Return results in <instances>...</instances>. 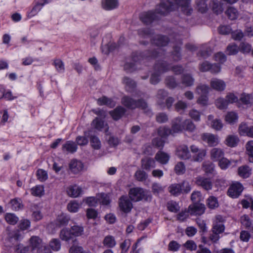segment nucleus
<instances>
[{"mask_svg":"<svg viewBox=\"0 0 253 253\" xmlns=\"http://www.w3.org/2000/svg\"><path fill=\"white\" fill-rule=\"evenodd\" d=\"M78 147L75 142L72 141H68L62 146V150L68 153H73L76 152Z\"/></svg>","mask_w":253,"mask_h":253,"instance_id":"obj_28","label":"nucleus"},{"mask_svg":"<svg viewBox=\"0 0 253 253\" xmlns=\"http://www.w3.org/2000/svg\"><path fill=\"white\" fill-rule=\"evenodd\" d=\"M68 194L73 197L79 196L82 193V188L76 185L69 187L67 190Z\"/></svg>","mask_w":253,"mask_h":253,"instance_id":"obj_27","label":"nucleus"},{"mask_svg":"<svg viewBox=\"0 0 253 253\" xmlns=\"http://www.w3.org/2000/svg\"><path fill=\"white\" fill-rule=\"evenodd\" d=\"M159 8V5L157 7L155 11H149L147 12H143L140 14L139 18L140 20L144 24L148 25L151 24L154 20L159 18L157 14H160L161 15H166L168 12H166L165 14H162L159 12L157 9Z\"/></svg>","mask_w":253,"mask_h":253,"instance_id":"obj_5","label":"nucleus"},{"mask_svg":"<svg viewBox=\"0 0 253 253\" xmlns=\"http://www.w3.org/2000/svg\"><path fill=\"white\" fill-rule=\"evenodd\" d=\"M202 139L210 146L218 144V139L216 135L209 133H205L201 135Z\"/></svg>","mask_w":253,"mask_h":253,"instance_id":"obj_15","label":"nucleus"},{"mask_svg":"<svg viewBox=\"0 0 253 253\" xmlns=\"http://www.w3.org/2000/svg\"><path fill=\"white\" fill-rule=\"evenodd\" d=\"M122 81L123 84L125 85L126 90L128 92H132L136 87L135 82L128 77H125Z\"/></svg>","mask_w":253,"mask_h":253,"instance_id":"obj_33","label":"nucleus"},{"mask_svg":"<svg viewBox=\"0 0 253 253\" xmlns=\"http://www.w3.org/2000/svg\"><path fill=\"white\" fill-rule=\"evenodd\" d=\"M225 229L223 224L220 222L213 224L212 228V234L209 236L210 240L213 243H216L220 238L219 234L222 233Z\"/></svg>","mask_w":253,"mask_h":253,"instance_id":"obj_6","label":"nucleus"},{"mask_svg":"<svg viewBox=\"0 0 253 253\" xmlns=\"http://www.w3.org/2000/svg\"><path fill=\"white\" fill-rule=\"evenodd\" d=\"M166 84L167 86L170 88H174L178 85L175 79L173 76H168L166 79Z\"/></svg>","mask_w":253,"mask_h":253,"instance_id":"obj_57","label":"nucleus"},{"mask_svg":"<svg viewBox=\"0 0 253 253\" xmlns=\"http://www.w3.org/2000/svg\"><path fill=\"white\" fill-rule=\"evenodd\" d=\"M102 244L103 246L107 248V249H110L114 248L116 246L117 242L114 236L107 235L104 237Z\"/></svg>","mask_w":253,"mask_h":253,"instance_id":"obj_20","label":"nucleus"},{"mask_svg":"<svg viewBox=\"0 0 253 253\" xmlns=\"http://www.w3.org/2000/svg\"><path fill=\"white\" fill-rule=\"evenodd\" d=\"M237 161L235 160H229L224 157L218 160V166L222 169H227L233 163L234 166L236 164Z\"/></svg>","mask_w":253,"mask_h":253,"instance_id":"obj_32","label":"nucleus"},{"mask_svg":"<svg viewBox=\"0 0 253 253\" xmlns=\"http://www.w3.org/2000/svg\"><path fill=\"white\" fill-rule=\"evenodd\" d=\"M187 103L182 100L178 101L174 105L175 110L180 113L183 112L187 108Z\"/></svg>","mask_w":253,"mask_h":253,"instance_id":"obj_50","label":"nucleus"},{"mask_svg":"<svg viewBox=\"0 0 253 253\" xmlns=\"http://www.w3.org/2000/svg\"><path fill=\"white\" fill-rule=\"evenodd\" d=\"M171 125V129L174 135L180 133L185 129L184 121H182V118L181 117H177L172 120Z\"/></svg>","mask_w":253,"mask_h":253,"instance_id":"obj_9","label":"nucleus"},{"mask_svg":"<svg viewBox=\"0 0 253 253\" xmlns=\"http://www.w3.org/2000/svg\"><path fill=\"white\" fill-rule=\"evenodd\" d=\"M205 205L202 203H194L188 207V211L193 215H201L205 212Z\"/></svg>","mask_w":253,"mask_h":253,"instance_id":"obj_14","label":"nucleus"},{"mask_svg":"<svg viewBox=\"0 0 253 253\" xmlns=\"http://www.w3.org/2000/svg\"><path fill=\"white\" fill-rule=\"evenodd\" d=\"M210 87L205 84H201L196 87V92L200 95H207L209 93Z\"/></svg>","mask_w":253,"mask_h":253,"instance_id":"obj_56","label":"nucleus"},{"mask_svg":"<svg viewBox=\"0 0 253 253\" xmlns=\"http://www.w3.org/2000/svg\"><path fill=\"white\" fill-rule=\"evenodd\" d=\"M158 133L162 137H166L169 135H174L171 129L166 126L160 127L158 129Z\"/></svg>","mask_w":253,"mask_h":253,"instance_id":"obj_45","label":"nucleus"},{"mask_svg":"<svg viewBox=\"0 0 253 253\" xmlns=\"http://www.w3.org/2000/svg\"><path fill=\"white\" fill-rule=\"evenodd\" d=\"M122 103L129 109H135L136 108L145 110L147 108V104L144 99L135 100L128 96H125L122 99Z\"/></svg>","mask_w":253,"mask_h":253,"instance_id":"obj_4","label":"nucleus"},{"mask_svg":"<svg viewBox=\"0 0 253 253\" xmlns=\"http://www.w3.org/2000/svg\"><path fill=\"white\" fill-rule=\"evenodd\" d=\"M170 69L169 66L163 60L158 61L154 66L155 72L153 73L150 78V83L156 84L160 82V76L162 73L167 72Z\"/></svg>","mask_w":253,"mask_h":253,"instance_id":"obj_3","label":"nucleus"},{"mask_svg":"<svg viewBox=\"0 0 253 253\" xmlns=\"http://www.w3.org/2000/svg\"><path fill=\"white\" fill-rule=\"evenodd\" d=\"M90 142L91 147L96 150L100 149L101 144L99 139L95 135H91Z\"/></svg>","mask_w":253,"mask_h":253,"instance_id":"obj_49","label":"nucleus"},{"mask_svg":"<svg viewBox=\"0 0 253 253\" xmlns=\"http://www.w3.org/2000/svg\"><path fill=\"white\" fill-rule=\"evenodd\" d=\"M92 125L97 129L99 130H101L103 128L107 126V124H105L104 121L102 119L96 118L93 120L92 123Z\"/></svg>","mask_w":253,"mask_h":253,"instance_id":"obj_43","label":"nucleus"},{"mask_svg":"<svg viewBox=\"0 0 253 253\" xmlns=\"http://www.w3.org/2000/svg\"><path fill=\"white\" fill-rule=\"evenodd\" d=\"M225 13L228 18L232 20L237 19L238 16L237 10L233 7H228Z\"/></svg>","mask_w":253,"mask_h":253,"instance_id":"obj_48","label":"nucleus"},{"mask_svg":"<svg viewBox=\"0 0 253 253\" xmlns=\"http://www.w3.org/2000/svg\"><path fill=\"white\" fill-rule=\"evenodd\" d=\"M195 182L197 185L201 186L206 190H209L212 188V183L211 180L208 178L198 176L196 178Z\"/></svg>","mask_w":253,"mask_h":253,"instance_id":"obj_17","label":"nucleus"},{"mask_svg":"<svg viewBox=\"0 0 253 253\" xmlns=\"http://www.w3.org/2000/svg\"><path fill=\"white\" fill-rule=\"evenodd\" d=\"M210 6L213 11L218 14L223 11V7L222 4L216 0H212L210 3Z\"/></svg>","mask_w":253,"mask_h":253,"instance_id":"obj_38","label":"nucleus"},{"mask_svg":"<svg viewBox=\"0 0 253 253\" xmlns=\"http://www.w3.org/2000/svg\"><path fill=\"white\" fill-rule=\"evenodd\" d=\"M175 173L178 175H181L185 172V167L184 163L182 162L178 163L174 167Z\"/></svg>","mask_w":253,"mask_h":253,"instance_id":"obj_64","label":"nucleus"},{"mask_svg":"<svg viewBox=\"0 0 253 253\" xmlns=\"http://www.w3.org/2000/svg\"><path fill=\"white\" fill-rule=\"evenodd\" d=\"M4 218L6 221L9 224L15 225L19 220V218L14 213H6Z\"/></svg>","mask_w":253,"mask_h":253,"instance_id":"obj_42","label":"nucleus"},{"mask_svg":"<svg viewBox=\"0 0 253 253\" xmlns=\"http://www.w3.org/2000/svg\"><path fill=\"white\" fill-rule=\"evenodd\" d=\"M211 159L213 161H217L224 157V152L219 148H213L210 151Z\"/></svg>","mask_w":253,"mask_h":253,"instance_id":"obj_21","label":"nucleus"},{"mask_svg":"<svg viewBox=\"0 0 253 253\" xmlns=\"http://www.w3.org/2000/svg\"><path fill=\"white\" fill-rule=\"evenodd\" d=\"M141 167L143 169L150 171L156 167L155 160L150 157H145L141 160Z\"/></svg>","mask_w":253,"mask_h":253,"instance_id":"obj_16","label":"nucleus"},{"mask_svg":"<svg viewBox=\"0 0 253 253\" xmlns=\"http://www.w3.org/2000/svg\"><path fill=\"white\" fill-rule=\"evenodd\" d=\"M169 40L165 36L156 35L152 39V43L158 46L154 48V51H146L144 52H136L133 53L132 55V62H126L124 65V69L128 73H131L137 69H140L138 65L142 62L144 63L145 60L150 58L162 57L165 55V50L162 47L166 46Z\"/></svg>","mask_w":253,"mask_h":253,"instance_id":"obj_1","label":"nucleus"},{"mask_svg":"<svg viewBox=\"0 0 253 253\" xmlns=\"http://www.w3.org/2000/svg\"><path fill=\"white\" fill-rule=\"evenodd\" d=\"M30 244L32 250L37 249L38 251L42 247V240L38 236L31 237Z\"/></svg>","mask_w":253,"mask_h":253,"instance_id":"obj_34","label":"nucleus"},{"mask_svg":"<svg viewBox=\"0 0 253 253\" xmlns=\"http://www.w3.org/2000/svg\"><path fill=\"white\" fill-rule=\"evenodd\" d=\"M252 48L251 44L246 42H242L239 45V50L244 54L249 53L252 50Z\"/></svg>","mask_w":253,"mask_h":253,"instance_id":"obj_52","label":"nucleus"},{"mask_svg":"<svg viewBox=\"0 0 253 253\" xmlns=\"http://www.w3.org/2000/svg\"><path fill=\"white\" fill-rule=\"evenodd\" d=\"M145 196L143 188L135 187L131 188L129 191V198L134 202H138L142 200Z\"/></svg>","mask_w":253,"mask_h":253,"instance_id":"obj_8","label":"nucleus"},{"mask_svg":"<svg viewBox=\"0 0 253 253\" xmlns=\"http://www.w3.org/2000/svg\"><path fill=\"white\" fill-rule=\"evenodd\" d=\"M97 103L99 105H105L110 107H113L116 104L115 102L112 99L104 96L97 99Z\"/></svg>","mask_w":253,"mask_h":253,"instance_id":"obj_36","label":"nucleus"},{"mask_svg":"<svg viewBox=\"0 0 253 253\" xmlns=\"http://www.w3.org/2000/svg\"><path fill=\"white\" fill-rule=\"evenodd\" d=\"M211 85L213 89L216 90L222 91L225 88L226 84L222 80L213 79L211 81Z\"/></svg>","mask_w":253,"mask_h":253,"instance_id":"obj_22","label":"nucleus"},{"mask_svg":"<svg viewBox=\"0 0 253 253\" xmlns=\"http://www.w3.org/2000/svg\"><path fill=\"white\" fill-rule=\"evenodd\" d=\"M184 125L185 130L193 132L196 128L195 125L190 119H186L184 121Z\"/></svg>","mask_w":253,"mask_h":253,"instance_id":"obj_62","label":"nucleus"},{"mask_svg":"<svg viewBox=\"0 0 253 253\" xmlns=\"http://www.w3.org/2000/svg\"><path fill=\"white\" fill-rule=\"evenodd\" d=\"M243 189V186L240 183L233 184L228 190V195L233 198H236L241 194Z\"/></svg>","mask_w":253,"mask_h":253,"instance_id":"obj_11","label":"nucleus"},{"mask_svg":"<svg viewBox=\"0 0 253 253\" xmlns=\"http://www.w3.org/2000/svg\"><path fill=\"white\" fill-rule=\"evenodd\" d=\"M203 168L207 173H211L214 170V165L211 162H205L203 164Z\"/></svg>","mask_w":253,"mask_h":253,"instance_id":"obj_60","label":"nucleus"},{"mask_svg":"<svg viewBox=\"0 0 253 253\" xmlns=\"http://www.w3.org/2000/svg\"><path fill=\"white\" fill-rule=\"evenodd\" d=\"M69 219L70 218L67 215L61 214L58 216L57 221L59 226H64L66 225L68 223Z\"/></svg>","mask_w":253,"mask_h":253,"instance_id":"obj_58","label":"nucleus"},{"mask_svg":"<svg viewBox=\"0 0 253 253\" xmlns=\"http://www.w3.org/2000/svg\"><path fill=\"white\" fill-rule=\"evenodd\" d=\"M138 34L140 38L147 39L150 37L152 32L149 28H142L138 30Z\"/></svg>","mask_w":253,"mask_h":253,"instance_id":"obj_54","label":"nucleus"},{"mask_svg":"<svg viewBox=\"0 0 253 253\" xmlns=\"http://www.w3.org/2000/svg\"><path fill=\"white\" fill-rule=\"evenodd\" d=\"M241 222L245 228L253 233V225H252L251 220L248 215L245 214L241 216Z\"/></svg>","mask_w":253,"mask_h":253,"instance_id":"obj_29","label":"nucleus"},{"mask_svg":"<svg viewBox=\"0 0 253 253\" xmlns=\"http://www.w3.org/2000/svg\"><path fill=\"white\" fill-rule=\"evenodd\" d=\"M190 0H170L162 2L159 5L158 11L165 14L171 11L180 8L182 12L189 15L193 11L190 5Z\"/></svg>","mask_w":253,"mask_h":253,"instance_id":"obj_2","label":"nucleus"},{"mask_svg":"<svg viewBox=\"0 0 253 253\" xmlns=\"http://www.w3.org/2000/svg\"><path fill=\"white\" fill-rule=\"evenodd\" d=\"M11 208L14 211H19L23 208L22 200L19 198H14L10 201Z\"/></svg>","mask_w":253,"mask_h":253,"instance_id":"obj_44","label":"nucleus"},{"mask_svg":"<svg viewBox=\"0 0 253 253\" xmlns=\"http://www.w3.org/2000/svg\"><path fill=\"white\" fill-rule=\"evenodd\" d=\"M190 151L193 155L191 156L192 160L195 162H201L206 155V151L203 149H200L195 145L190 146Z\"/></svg>","mask_w":253,"mask_h":253,"instance_id":"obj_7","label":"nucleus"},{"mask_svg":"<svg viewBox=\"0 0 253 253\" xmlns=\"http://www.w3.org/2000/svg\"><path fill=\"white\" fill-rule=\"evenodd\" d=\"M252 169L247 165L242 166L238 169V173L244 178L249 177L251 174Z\"/></svg>","mask_w":253,"mask_h":253,"instance_id":"obj_25","label":"nucleus"},{"mask_svg":"<svg viewBox=\"0 0 253 253\" xmlns=\"http://www.w3.org/2000/svg\"><path fill=\"white\" fill-rule=\"evenodd\" d=\"M155 159L161 164L164 165L168 163L169 156L168 154L160 151L156 153Z\"/></svg>","mask_w":253,"mask_h":253,"instance_id":"obj_24","label":"nucleus"},{"mask_svg":"<svg viewBox=\"0 0 253 253\" xmlns=\"http://www.w3.org/2000/svg\"><path fill=\"white\" fill-rule=\"evenodd\" d=\"M73 236L79 237L82 236L84 233V229L83 226L78 225L72 226L70 229Z\"/></svg>","mask_w":253,"mask_h":253,"instance_id":"obj_39","label":"nucleus"},{"mask_svg":"<svg viewBox=\"0 0 253 253\" xmlns=\"http://www.w3.org/2000/svg\"><path fill=\"white\" fill-rule=\"evenodd\" d=\"M238 119L237 114L234 112H229L225 116V121L230 124H233L236 123Z\"/></svg>","mask_w":253,"mask_h":253,"instance_id":"obj_46","label":"nucleus"},{"mask_svg":"<svg viewBox=\"0 0 253 253\" xmlns=\"http://www.w3.org/2000/svg\"><path fill=\"white\" fill-rule=\"evenodd\" d=\"M43 3H38L31 10L30 12L29 13L28 16L32 17L36 15L38 12L41 9L42 6L45 4L49 2L51 0H43Z\"/></svg>","mask_w":253,"mask_h":253,"instance_id":"obj_40","label":"nucleus"},{"mask_svg":"<svg viewBox=\"0 0 253 253\" xmlns=\"http://www.w3.org/2000/svg\"><path fill=\"white\" fill-rule=\"evenodd\" d=\"M239 141V139L237 135H229L226 138L225 144L229 147H234L237 145Z\"/></svg>","mask_w":253,"mask_h":253,"instance_id":"obj_35","label":"nucleus"},{"mask_svg":"<svg viewBox=\"0 0 253 253\" xmlns=\"http://www.w3.org/2000/svg\"><path fill=\"white\" fill-rule=\"evenodd\" d=\"M239 50V46L237 44L233 43L228 45L226 48V51L229 55L236 54Z\"/></svg>","mask_w":253,"mask_h":253,"instance_id":"obj_59","label":"nucleus"},{"mask_svg":"<svg viewBox=\"0 0 253 253\" xmlns=\"http://www.w3.org/2000/svg\"><path fill=\"white\" fill-rule=\"evenodd\" d=\"M49 246L54 251H58L61 248V243L57 239H52L50 243Z\"/></svg>","mask_w":253,"mask_h":253,"instance_id":"obj_63","label":"nucleus"},{"mask_svg":"<svg viewBox=\"0 0 253 253\" xmlns=\"http://www.w3.org/2000/svg\"><path fill=\"white\" fill-rule=\"evenodd\" d=\"M83 163L77 160H73L71 161L69 168L71 171L74 174H77L80 172L83 169Z\"/></svg>","mask_w":253,"mask_h":253,"instance_id":"obj_19","label":"nucleus"},{"mask_svg":"<svg viewBox=\"0 0 253 253\" xmlns=\"http://www.w3.org/2000/svg\"><path fill=\"white\" fill-rule=\"evenodd\" d=\"M169 192L174 196H178L182 193L181 186L180 183H174L169 186L168 188Z\"/></svg>","mask_w":253,"mask_h":253,"instance_id":"obj_31","label":"nucleus"},{"mask_svg":"<svg viewBox=\"0 0 253 253\" xmlns=\"http://www.w3.org/2000/svg\"><path fill=\"white\" fill-rule=\"evenodd\" d=\"M176 36L175 37L174 41H172L175 43L173 45V49L171 54L173 60L175 61H178L181 59L180 45L182 44L181 40L179 37L177 38Z\"/></svg>","mask_w":253,"mask_h":253,"instance_id":"obj_10","label":"nucleus"},{"mask_svg":"<svg viewBox=\"0 0 253 253\" xmlns=\"http://www.w3.org/2000/svg\"><path fill=\"white\" fill-rule=\"evenodd\" d=\"M181 84L186 87L192 86L194 84V79L190 74H184L181 76Z\"/></svg>","mask_w":253,"mask_h":253,"instance_id":"obj_30","label":"nucleus"},{"mask_svg":"<svg viewBox=\"0 0 253 253\" xmlns=\"http://www.w3.org/2000/svg\"><path fill=\"white\" fill-rule=\"evenodd\" d=\"M191 199L193 204L201 203L200 202L203 200V198L200 191H194L191 194Z\"/></svg>","mask_w":253,"mask_h":253,"instance_id":"obj_55","label":"nucleus"},{"mask_svg":"<svg viewBox=\"0 0 253 253\" xmlns=\"http://www.w3.org/2000/svg\"><path fill=\"white\" fill-rule=\"evenodd\" d=\"M177 155L180 158L184 160L189 159L191 158V155L186 145L179 146L177 149Z\"/></svg>","mask_w":253,"mask_h":253,"instance_id":"obj_18","label":"nucleus"},{"mask_svg":"<svg viewBox=\"0 0 253 253\" xmlns=\"http://www.w3.org/2000/svg\"><path fill=\"white\" fill-rule=\"evenodd\" d=\"M102 7L107 10L116 8L118 6V0H103L102 1Z\"/></svg>","mask_w":253,"mask_h":253,"instance_id":"obj_26","label":"nucleus"},{"mask_svg":"<svg viewBox=\"0 0 253 253\" xmlns=\"http://www.w3.org/2000/svg\"><path fill=\"white\" fill-rule=\"evenodd\" d=\"M240 135L253 138V126H248L245 123H241L238 128Z\"/></svg>","mask_w":253,"mask_h":253,"instance_id":"obj_13","label":"nucleus"},{"mask_svg":"<svg viewBox=\"0 0 253 253\" xmlns=\"http://www.w3.org/2000/svg\"><path fill=\"white\" fill-rule=\"evenodd\" d=\"M31 191L33 196L41 197L44 194V187L42 185H37L33 187Z\"/></svg>","mask_w":253,"mask_h":253,"instance_id":"obj_47","label":"nucleus"},{"mask_svg":"<svg viewBox=\"0 0 253 253\" xmlns=\"http://www.w3.org/2000/svg\"><path fill=\"white\" fill-rule=\"evenodd\" d=\"M53 65L56 70L59 73H62L64 72L65 67L64 63L59 59L54 60Z\"/></svg>","mask_w":253,"mask_h":253,"instance_id":"obj_61","label":"nucleus"},{"mask_svg":"<svg viewBox=\"0 0 253 253\" xmlns=\"http://www.w3.org/2000/svg\"><path fill=\"white\" fill-rule=\"evenodd\" d=\"M126 112L125 108L122 106H119L110 112V114L114 120L117 121L125 114Z\"/></svg>","mask_w":253,"mask_h":253,"instance_id":"obj_23","label":"nucleus"},{"mask_svg":"<svg viewBox=\"0 0 253 253\" xmlns=\"http://www.w3.org/2000/svg\"><path fill=\"white\" fill-rule=\"evenodd\" d=\"M134 177L139 181H144L147 179L148 175L143 170L138 169L135 172Z\"/></svg>","mask_w":253,"mask_h":253,"instance_id":"obj_51","label":"nucleus"},{"mask_svg":"<svg viewBox=\"0 0 253 253\" xmlns=\"http://www.w3.org/2000/svg\"><path fill=\"white\" fill-rule=\"evenodd\" d=\"M119 207L123 211L128 213L132 208V204L127 197L123 196L119 199Z\"/></svg>","mask_w":253,"mask_h":253,"instance_id":"obj_12","label":"nucleus"},{"mask_svg":"<svg viewBox=\"0 0 253 253\" xmlns=\"http://www.w3.org/2000/svg\"><path fill=\"white\" fill-rule=\"evenodd\" d=\"M245 146L249 161L253 163V140H250L247 142Z\"/></svg>","mask_w":253,"mask_h":253,"instance_id":"obj_37","label":"nucleus"},{"mask_svg":"<svg viewBox=\"0 0 253 253\" xmlns=\"http://www.w3.org/2000/svg\"><path fill=\"white\" fill-rule=\"evenodd\" d=\"M73 235L70 229L65 228L62 229L60 232V238L61 240L68 241L71 239Z\"/></svg>","mask_w":253,"mask_h":253,"instance_id":"obj_41","label":"nucleus"},{"mask_svg":"<svg viewBox=\"0 0 253 253\" xmlns=\"http://www.w3.org/2000/svg\"><path fill=\"white\" fill-rule=\"evenodd\" d=\"M207 201V204L210 209H213L218 207L217 199L214 196H210Z\"/></svg>","mask_w":253,"mask_h":253,"instance_id":"obj_53","label":"nucleus"}]
</instances>
